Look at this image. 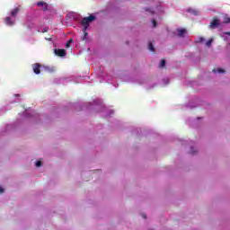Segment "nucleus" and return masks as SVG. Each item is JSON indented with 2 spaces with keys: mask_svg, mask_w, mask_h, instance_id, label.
Wrapping results in <instances>:
<instances>
[{
  "mask_svg": "<svg viewBox=\"0 0 230 230\" xmlns=\"http://www.w3.org/2000/svg\"><path fill=\"white\" fill-rule=\"evenodd\" d=\"M209 26H210L211 29L218 28V26H220V20H218V18H214L210 22V25Z\"/></svg>",
  "mask_w": 230,
  "mask_h": 230,
  "instance_id": "obj_3",
  "label": "nucleus"
},
{
  "mask_svg": "<svg viewBox=\"0 0 230 230\" xmlns=\"http://www.w3.org/2000/svg\"><path fill=\"white\" fill-rule=\"evenodd\" d=\"M211 44H213V40H208L206 43V46H208V48H210Z\"/></svg>",
  "mask_w": 230,
  "mask_h": 230,
  "instance_id": "obj_12",
  "label": "nucleus"
},
{
  "mask_svg": "<svg viewBox=\"0 0 230 230\" xmlns=\"http://www.w3.org/2000/svg\"><path fill=\"white\" fill-rule=\"evenodd\" d=\"M40 67L41 66L39 63H35L32 65V69L35 75H40Z\"/></svg>",
  "mask_w": 230,
  "mask_h": 230,
  "instance_id": "obj_4",
  "label": "nucleus"
},
{
  "mask_svg": "<svg viewBox=\"0 0 230 230\" xmlns=\"http://www.w3.org/2000/svg\"><path fill=\"white\" fill-rule=\"evenodd\" d=\"M34 27H35V24L33 23H31L30 25H28L29 30H31V28H34Z\"/></svg>",
  "mask_w": 230,
  "mask_h": 230,
  "instance_id": "obj_17",
  "label": "nucleus"
},
{
  "mask_svg": "<svg viewBox=\"0 0 230 230\" xmlns=\"http://www.w3.org/2000/svg\"><path fill=\"white\" fill-rule=\"evenodd\" d=\"M21 9L19 7L14 8L13 11H11L12 17H17V13H19Z\"/></svg>",
  "mask_w": 230,
  "mask_h": 230,
  "instance_id": "obj_8",
  "label": "nucleus"
},
{
  "mask_svg": "<svg viewBox=\"0 0 230 230\" xmlns=\"http://www.w3.org/2000/svg\"><path fill=\"white\" fill-rule=\"evenodd\" d=\"M187 31L186 29H177L178 37H184Z\"/></svg>",
  "mask_w": 230,
  "mask_h": 230,
  "instance_id": "obj_6",
  "label": "nucleus"
},
{
  "mask_svg": "<svg viewBox=\"0 0 230 230\" xmlns=\"http://www.w3.org/2000/svg\"><path fill=\"white\" fill-rule=\"evenodd\" d=\"M37 6H39V8H42V10L46 12V10H48L49 4L46 2L40 1L37 3Z\"/></svg>",
  "mask_w": 230,
  "mask_h": 230,
  "instance_id": "obj_5",
  "label": "nucleus"
},
{
  "mask_svg": "<svg viewBox=\"0 0 230 230\" xmlns=\"http://www.w3.org/2000/svg\"><path fill=\"white\" fill-rule=\"evenodd\" d=\"M224 35H229L230 36V31H226V32H223Z\"/></svg>",
  "mask_w": 230,
  "mask_h": 230,
  "instance_id": "obj_22",
  "label": "nucleus"
},
{
  "mask_svg": "<svg viewBox=\"0 0 230 230\" xmlns=\"http://www.w3.org/2000/svg\"><path fill=\"white\" fill-rule=\"evenodd\" d=\"M40 166H42V162L41 161L36 162V167L40 168Z\"/></svg>",
  "mask_w": 230,
  "mask_h": 230,
  "instance_id": "obj_15",
  "label": "nucleus"
},
{
  "mask_svg": "<svg viewBox=\"0 0 230 230\" xmlns=\"http://www.w3.org/2000/svg\"><path fill=\"white\" fill-rule=\"evenodd\" d=\"M151 13L154 14V11H151Z\"/></svg>",
  "mask_w": 230,
  "mask_h": 230,
  "instance_id": "obj_24",
  "label": "nucleus"
},
{
  "mask_svg": "<svg viewBox=\"0 0 230 230\" xmlns=\"http://www.w3.org/2000/svg\"><path fill=\"white\" fill-rule=\"evenodd\" d=\"M148 49H149V51H152L153 53L155 52V48H154V44L152 42H149Z\"/></svg>",
  "mask_w": 230,
  "mask_h": 230,
  "instance_id": "obj_9",
  "label": "nucleus"
},
{
  "mask_svg": "<svg viewBox=\"0 0 230 230\" xmlns=\"http://www.w3.org/2000/svg\"><path fill=\"white\" fill-rule=\"evenodd\" d=\"M213 73H226V70L222 68L213 69Z\"/></svg>",
  "mask_w": 230,
  "mask_h": 230,
  "instance_id": "obj_10",
  "label": "nucleus"
},
{
  "mask_svg": "<svg viewBox=\"0 0 230 230\" xmlns=\"http://www.w3.org/2000/svg\"><path fill=\"white\" fill-rule=\"evenodd\" d=\"M54 53L55 55H57V57H66V55H67V52H66V49H55Z\"/></svg>",
  "mask_w": 230,
  "mask_h": 230,
  "instance_id": "obj_2",
  "label": "nucleus"
},
{
  "mask_svg": "<svg viewBox=\"0 0 230 230\" xmlns=\"http://www.w3.org/2000/svg\"><path fill=\"white\" fill-rule=\"evenodd\" d=\"M190 154H191L192 155H195V154H197V151H194L193 148H191Z\"/></svg>",
  "mask_w": 230,
  "mask_h": 230,
  "instance_id": "obj_18",
  "label": "nucleus"
},
{
  "mask_svg": "<svg viewBox=\"0 0 230 230\" xmlns=\"http://www.w3.org/2000/svg\"><path fill=\"white\" fill-rule=\"evenodd\" d=\"M71 42H73V40H69L66 44V48H69L71 46Z\"/></svg>",
  "mask_w": 230,
  "mask_h": 230,
  "instance_id": "obj_14",
  "label": "nucleus"
},
{
  "mask_svg": "<svg viewBox=\"0 0 230 230\" xmlns=\"http://www.w3.org/2000/svg\"><path fill=\"white\" fill-rule=\"evenodd\" d=\"M143 218H146V215L143 214L142 215Z\"/></svg>",
  "mask_w": 230,
  "mask_h": 230,
  "instance_id": "obj_23",
  "label": "nucleus"
},
{
  "mask_svg": "<svg viewBox=\"0 0 230 230\" xmlns=\"http://www.w3.org/2000/svg\"><path fill=\"white\" fill-rule=\"evenodd\" d=\"M204 40H206V39H204L203 37H199L196 42L200 43L204 42Z\"/></svg>",
  "mask_w": 230,
  "mask_h": 230,
  "instance_id": "obj_13",
  "label": "nucleus"
},
{
  "mask_svg": "<svg viewBox=\"0 0 230 230\" xmlns=\"http://www.w3.org/2000/svg\"><path fill=\"white\" fill-rule=\"evenodd\" d=\"M84 39H85V37H87L89 35V33H87L85 31H84Z\"/></svg>",
  "mask_w": 230,
  "mask_h": 230,
  "instance_id": "obj_20",
  "label": "nucleus"
},
{
  "mask_svg": "<svg viewBox=\"0 0 230 230\" xmlns=\"http://www.w3.org/2000/svg\"><path fill=\"white\" fill-rule=\"evenodd\" d=\"M4 23L7 24V26H13V24H15V22L12 21V18L10 17H6L4 19Z\"/></svg>",
  "mask_w": 230,
  "mask_h": 230,
  "instance_id": "obj_7",
  "label": "nucleus"
},
{
  "mask_svg": "<svg viewBox=\"0 0 230 230\" xmlns=\"http://www.w3.org/2000/svg\"><path fill=\"white\" fill-rule=\"evenodd\" d=\"M0 193H4V189L0 187Z\"/></svg>",
  "mask_w": 230,
  "mask_h": 230,
  "instance_id": "obj_21",
  "label": "nucleus"
},
{
  "mask_svg": "<svg viewBox=\"0 0 230 230\" xmlns=\"http://www.w3.org/2000/svg\"><path fill=\"white\" fill-rule=\"evenodd\" d=\"M93 21H96V16L90 15L88 17L83 18L81 24L84 27V31H87V29L89 28V24H91Z\"/></svg>",
  "mask_w": 230,
  "mask_h": 230,
  "instance_id": "obj_1",
  "label": "nucleus"
},
{
  "mask_svg": "<svg viewBox=\"0 0 230 230\" xmlns=\"http://www.w3.org/2000/svg\"><path fill=\"white\" fill-rule=\"evenodd\" d=\"M225 22H226V24L229 23L230 22V18H226Z\"/></svg>",
  "mask_w": 230,
  "mask_h": 230,
  "instance_id": "obj_19",
  "label": "nucleus"
},
{
  "mask_svg": "<svg viewBox=\"0 0 230 230\" xmlns=\"http://www.w3.org/2000/svg\"><path fill=\"white\" fill-rule=\"evenodd\" d=\"M152 22H153L154 28H155L157 26V22L155 20H153Z\"/></svg>",
  "mask_w": 230,
  "mask_h": 230,
  "instance_id": "obj_16",
  "label": "nucleus"
},
{
  "mask_svg": "<svg viewBox=\"0 0 230 230\" xmlns=\"http://www.w3.org/2000/svg\"><path fill=\"white\" fill-rule=\"evenodd\" d=\"M164 66H166V60L162 59L160 62V67H164Z\"/></svg>",
  "mask_w": 230,
  "mask_h": 230,
  "instance_id": "obj_11",
  "label": "nucleus"
}]
</instances>
